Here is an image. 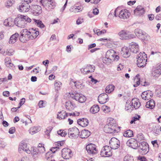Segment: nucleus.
<instances>
[{
	"mask_svg": "<svg viewBox=\"0 0 161 161\" xmlns=\"http://www.w3.org/2000/svg\"><path fill=\"white\" fill-rule=\"evenodd\" d=\"M19 37L20 41L22 42H26L31 39V36L28 30L24 29L21 31Z\"/></svg>",
	"mask_w": 161,
	"mask_h": 161,
	"instance_id": "20e7f679",
	"label": "nucleus"
},
{
	"mask_svg": "<svg viewBox=\"0 0 161 161\" xmlns=\"http://www.w3.org/2000/svg\"><path fill=\"white\" fill-rule=\"evenodd\" d=\"M59 147H53L52 148L50 149L51 152L53 153H54L58 149H59Z\"/></svg>",
	"mask_w": 161,
	"mask_h": 161,
	"instance_id": "e2e57ef3",
	"label": "nucleus"
},
{
	"mask_svg": "<svg viewBox=\"0 0 161 161\" xmlns=\"http://www.w3.org/2000/svg\"><path fill=\"white\" fill-rule=\"evenodd\" d=\"M116 126L115 124L109 123L105 125L103 129L104 131L107 133H114L116 131V128L117 127Z\"/></svg>",
	"mask_w": 161,
	"mask_h": 161,
	"instance_id": "6e6552de",
	"label": "nucleus"
},
{
	"mask_svg": "<svg viewBox=\"0 0 161 161\" xmlns=\"http://www.w3.org/2000/svg\"><path fill=\"white\" fill-rule=\"evenodd\" d=\"M53 154L51 152H47L46 154L45 158L46 159L49 161L51 160L53 156Z\"/></svg>",
	"mask_w": 161,
	"mask_h": 161,
	"instance_id": "09e8293b",
	"label": "nucleus"
},
{
	"mask_svg": "<svg viewBox=\"0 0 161 161\" xmlns=\"http://www.w3.org/2000/svg\"><path fill=\"white\" fill-rule=\"evenodd\" d=\"M45 103L44 101H40L38 103V106L39 108H42L44 107L45 106Z\"/></svg>",
	"mask_w": 161,
	"mask_h": 161,
	"instance_id": "13d9d810",
	"label": "nucleus"
},
{
	"mask_svg": "<svg viewBox=\"0 0 161 161\" xmlns=\"http://www.w3.org/2000/svg\"><path fill=\"white\" fill-rule=\"evenodd\" d=\"M134 33L135 34V35L136 36L141 38L142 39H145V38L143 36H145V35H144L143 31L139 29H136L134 30Z\"/></svg>",
	"mask_w": 161,
	"mask_h": 161,
	"instance_id": "c85d7f7f",
	"label": "nucleus"
},
{
	"mask_svg": "<svg viewBox=\"0 0 161 161\" xmlns=\"http://www.w3.org/2000/svg\"><path fill=\"white\" fill-rule=\"evenodd\" d=\"M61 85L62 83L60 81H58L56 82L54 84V86L55 90L58 91L60 90Z\"/></svg>",
	"mask_w": 161,
	"mask_h": 161,
	"instance_id": "49530a36",
	"label": "nucleus"
},
{
	"mask_svg": "<svg viewBox=\"0 0 161 161\" xmlns=\"http://www.w3.org/2000/svg\"><path fill=\"white\" fill-rule=\"evenodd\" d=\"M68 116V114L64 110L59 112L57 114V118L59 119H64Z\"/></svg>",
	"mask_w": 161,
	"mask_h": 161,
	"instance_id": "72a5a7b5",
	"label": "nucleus"
},
{
	"mask_svg": "<svg viewBox=\"0 0 161 161\" xmlns=\"http://www.w3.org/2000/svg\"><path fill=\"white\" fill-rule=\"evenodd\" d=\"M120 39L125 40L131 39L136 38L135 35L130 34V31L125 30H122L118 33Z\"/></svg>",
	"mask_w": 161,
	"mask_h": 161,
	"instance_id": "7ed1b4c3",
	"label": "nucleus"
},
{
	"mask_svg": "<svg viewBox=\"0 0 161 161\" xmlns=\"http://www.w3.org/2000/svg\"><path fill=\"white\" fill-rule=\"evenodd\" d=\"M6 55H7L8 56H11L14 54V51L13 49H9L7 50L6 51Z\"/></svg>",
	"mask_w": 161,
	"mask_h": 161,
	"instance_id": "603ef678",
	"label": "nucleus"
},
{
	"mask_svg": "<svg viewBox=\"0 0 161 161\" xmlns=\"http://www.w3.org/2000/svg\"><path fill=\"white\" fill-rule=\"evenodd\" d=\"M40 1L46 10H50L55 7V3L53 0H41Z\"/></svg>",
	"mask_w": 161,
	"mask_h": 161,
	"instance_id": "39448f33",
	"label": "nucleus"
},
{
	"mask_svg": "<svg viewBox=\"0 0 161 161\" xmlns=\"http://www.w3.org/2000/svg\"><path fill=\"white\" fill-rule=\"evenodd\" d=\"M141 84L143 86H146L149 85L150 83L148 81H141Z\"/></svg>",
	"mask_w": 161,
	"mask_h": 161,
	"instance_id": "4d7b16f0",
	"label": "nucleus"
},
{
	"mask_svg": "<svg viewBox=\"0 0 161 161\" xmlns=\"http://www.w3.org/2000/svg\"><path fill=\"white\" fill-rule=\"evenodd\" d=\"M91 132L88 130L85 129L82 130L80 137L81 138H86L88 137L90 135Z\"/></svg>",
	"mask_w": 161,
	"mask_h": 161,
	"instance_id": "2f4dec72",
	"label": "nucleus"
},
{
	"mask_svg": "<svg viewBox=\"0 0 161 161\" xmlns=\"http://www.w3.org/2000/svg\"><path fill=\"white\" fill-rule=\"evenodd\" d=\"M138 159L140 160L141 161H147V159L144 157L139 156L138 157Z\"/></svg>",
	"mask_w": 161,
	"mask_h": 161,
	"instance_id": "774afa93",
	"label": "nucleus"
},
{
	"mask_svg": "<svg viewBox=\"0 0 161 161\" xmlns=\"http://www.w3.org/2000/svg\"><path fill=\"white\" fill-rule=\"evenodd\" d=\"M92 13L93 14L95 15H97L99 13L98 9H97V8H95L93 9Z\"/></svg>",
	"mask_w": 161,
	"mask_h": 161,
	"instance_id": "338daca9",
	"label": "nucleus"
},
{
	"mask_svg": "<svg viewBox=\"0 0 161 161\" xmlns=\"http://www.w3.org/2000/svg\"><path fill=\"white\" fill-rule=\"evenodd\" d=\"M72 97L80 103H83L86 100V97L85 96L78 93H75L73 97Z\"/></svg>",
	"mask_w": 161,
	"mask_h": 161,
	"instance_id": "412c9836",
	"label": "nucleus"
},
{
	"mask_svg": "<svg viewBox=\"0 0 161 161\" xmlns=\"http://www.w3.org/2000/svg\"><path fill=\"white\" fill-rule=\"evenodd\" d=\"M124 161H134L133 157L130 155L127 154L125 157Z\"/></svg>",
	"mask_w": 161,
	"mask_h": 161,
	"instance_id": "de8ad7c7",
	"label": "nucleus"
},
{
	"mask_svg": "<svg viewBox=\"0 0 161 161\" xmlns=\"http://www.w3.org/2000/svg\"><path fill=\"white\" fill-rule=\"evenodd\" d=\"M15 131V129L14 127H12L10 128L8 131V132L11 134L14 133Z\"/></svg>",
	"mask_w": 161,
	"mask_h": 161,
	"instance_id": "0e129e2a",
	"label": "nucleus"
},
{
	"mask_svg": "<svg viewBox=\"0 0 161 161\" xmlns=\"http://www.w3.org/2000/svg\"><path fill=\"white\" fill-rule=\"evenodd\" d=\"M8 26H12L14 24V21L13 19L11 18H8Z\"/></svg>",
	"mask_w": 161,
	"mask_h": 161,
	"instance_id": "3c124183",
	"label": "nucleus"
},
{
	"mask_svg": "<svg viewBox=\"0 0 161 161\" xmlns=\"http://www.w3.org/2000/svg\"><path fill=\"white\" fill-rule=\"evenodd\" d=\"M109 100L108 95L105 93H102L100 94L98 97V101L99 103L101 104H104L108 101Z\"/></svg>",
	"mask_w": 161,
	"mask_h": 161,
	"instance_id": "a211bd4d",
	"label": "nucleus"
},
{
	"mask_svg": "<svg viewBox=\"0 0 161 161\" xmlns=\"http://www.w3.org/2000/svg\"><path fill=\"white\" fill-rule=\"evenodd\" d=\"M22 17L23 15H20L15 18L14 19V24L21 28H24L26 25L25 20Z\"/></svg>",
	"mask_w": 161,
	"mask_h": 161,
	"instance_id": "0eeeda50",
	"label": "nucleus"
},
{
	"mask_svg": "<svg viewBox=\"0 0 161 161\" xmlns=\"http://www.w3.org/2000/svg\"><path fill=\"white\" fill-rule=\"evenodd\" d=\"M155 101L153 99H151L147 102L146 105V107L147 108L153 109L155 107Z\"/></svg>",
	"mask_w": 161,
	"mask_h": 161,
	"instance_id": "473e14b6",
	"label": "nucleus"
},
{
	"mask_svg": "<svg viewBox=\"0 0 161 161\" xmlns=\"http://www.w3.org/2000/svg\"><path fill=\"white\" fill-rule=\"evenodd\" d=\"M114 60L113 59L108 57H107L105 56V58H104L103 62L104 63L106 64L107 65L110 64Z\"/></svg>",
	"mask_w": 161,
	"mask_h": 161,
	"instance_id": "a18cd8bd",
	"label": "nucleus"
},
{
	"mask_svg": "<svg viewBox=\"0 0 161 161\" xmlns=\"http://www.w3.org/2000/svg\"><path fill=\"white\" fill-rule=\"evenodd\" d=\"M132 106L136 109L139 108L141 106V103L138 99L136 98H133L131 101Z\"/></svg>",
	"mask_w": 161,
	"mask_h": 161,
	"instance_id": "7c9ffc66",
	"label": "nucleus"
},
{
	"mask_svg": "<svg viewBox=\"0 0 161 161\" xmlns=\"http://www.w3.org/2000/svg\"><path fill=\"white\" fill-rule=\"evenodd\" d=\"M99 110V107L97 105H93L90 108V111L92 114H95Z\"/></svg>",
	"mask_w": 161,
	"mask_h": 161,
	"instance_id": "ea45409f",
	"label": "nucleus"
},
{
	"mask_svg": "<svg viewBox=\"0 0 161 161\" xmlns=\"http://www.w3.org/2000/svg\"><path fill=\"white\" fill-rule=\"evenodd\" d=\"M130 14L127 9L120 10L119 8H117L115 10L114 16L116 17H118L119 18L125 19L128 18Z\"/></svg>",
	"mask_w": 161,
	"mask_h": 161,
	"instance_id": "f257e3e1",
	"label": "nucleus"
},
{
	"mask_svg": "<svg viewBox=\"0 0 161 161\" xmlns=\"http://www.w3.org/2000/svg\"><path fill=\"white\" fill-rule=\"evenodd\" d=\"M115 86L113 85H108L105 88L106 93H109L114 90Z\"/></svg>",
	"mask_w": 161,
	"mask_h": 161,
	"instance_id": "a19ab883",
	"label": "nucleus"
},
{
	"mask_svg": "<svg viewBox=\"0 0 161 161\" xmlns=\"http://www.w3.org/2000/svg\"><path fill=\"white\" fill-rule=\"evenodd\" d=\"M79 129L75 127L70 128L68 130L69 136L71 138H77L79 136Z\"/></svg>",
	"mask_w": 161,
	"mask_h": 161,
	"instance_id": "423d86ee",
	"label": "nucleus"
},
{
	"mask_svg": "<svg viewBox=\"0 0 161 161\" xmlns=\"http://www.w3.org/2000/svg\"><path fill=\"white\" fill-rule=\"evenodd\" d=\"M53 128L51 126H49L47 127L46 129V131L45 132L46 134L48 137L49 136L50 133L52 130Z\"/></svg>",
	"mask_w": 161,
	"mask_h": 161,
	"instance_id": "5fc2aeb1",
	"label": "nucleus"
},
{
	"mask_svg": "<svg viewBox=\"0 0 161 161\" xmlns=\"http://www.w3.org/2000/svg\"><path fill=\"white\" fill-rule=\"evenodd\" d=\"M110 147L111 149H116L119 147L120 142L119 140L115 137L112 138L109 141Z\"/></svg>",
	"mask_w": 161,
	"mask_h": 161,
	"instance_id": "4468645a",
	"label": "nucleus"
},
{
	"mask_svg": "<svg viewBox=\"0 0 161 161\" xmlns=\"http://www.w3.org/2000/svg\"><path fill=\"white\" fill-rule=\"evenodd\" d=\"M38 154L39 153H44L45 151V148L44 147V144H39L37 148Z\"/></svg>",
	"mask_w": 161,
	"mask_h": 161,
	"instance_id": "58836bf2",
	"label": "nucleus"
},
{
	"mask_svg": "<svg viewBox=\"0 0 161 161\" xmlns=\"http://www.w3.org/2000/svg\"><path fill=\"white\" fill-rule=\"evenodd\" d=\"M26 22V24L27 22H31V19L29 18L27 16L23 15V17Z\"/></svg>",
	"mask_w": 161,
	"mask_h": 161,
	"instance_id": "680f3d73",
	"label": "nucleus"
},
{
	"mask_svg": "<svg viewBox=\"0 0 161 161\" xmlns=\"http://www.w3.org/2000/svg\"><path fill=\"white\" fill-rule=\"evenodd\" d=\"M58 134L62 136H65L67 135V132L64 130H60L58 131Z\"/></svg>",
	"mask_w": 161,
	"mask_h": 161,
	"instance_id": "8fccbe9b",
	"label": "nucleus"
},
{
	"mask_svg": "<svg viewBox=\"0 0 161 161\" xmlns=\"http://www.w3.org/2000/svg\"><path fill=\"white\" fill-rule=\"evenodd\" d=\"M22 151L26 152L27 153H30V150L27 147L26 144L25 142H21L19 145V153H22Z\"/></svg>",
	"mask_w": 161,
	"mask_h": 161,
	"instance_id": "5701e85b",
	"label": "nucleus"
},
{
	"mask_svg": "<svg viewBox=\"0 0 161 161\" xmlns=\"http://www.w3.org/2000/svg\"><path fill=\"white\" fill-rule=\"evenodd\" d=\"M72 82L75 86L78 89L82 88L84 86L82 82V81H72Z\"/></svg>",
	"mask_w": 161,
	"mask_h": 161,
	"instance_id": "4c0bfd02",
	"label": "nucleus"
},
{
	"mask_svg": "<svg viewBox=\"0 0 161 161\" xmlns=\"http://www.w3.org/2000/svg\"><path fill=\"white\" fill-rule=\"evenodd\" d=\"M111 148L108 146H104L100 152V155L103 157H109L112 155Z\"/></svg>",
	"mask_w": 161,
	"mask_h": 161,
	"instance_id": "1a4fd4ad",
	"label": "nucleus"
},
{
	"mask_svg": "<svg viewBox=\"0 0 161 161\" xmlns=\"http://www.w3.org/2000/svg\"><path fill=\"white\" fill-rule=\"evenodd\" d=\"M30 151V153L29 154L31 153L34 158L37 157L38 155V153L37 148L34 147H32Z\"/></svg>",
	"mask_w": 161,
	"mask_h": 161,
	"instance_id": "f704fd0d",
	"label": "nucleus"
},
{
	"mask_svg": "<svg viewBox=\"0 0 161 161\" xmlns=\"http://www.w3.org/2000/svg\"><path fill=\"white\" fill-rule=\"evenodd\" d=\"M95 67L94 65H87L84 68H82L80 69L81 73L85 74H90L94 72Z\"/></svg>",
	"mask_w": 161,
	"mask_h": 161,
	"instance_id": "f8f14e48",
	"label": "nucleus"
},
{
	"mask_svg": "<svg viewBox=\"0 0 161 161\" xmlns=\"http://www.w3.org/2000/svg\"><path fill=\"white\" fill-rule=\"evenodd\" d=\"M137 64L140 67H144L147 64V55L144 52H141L136 57Z\"/></svg>",
	"mask_w": 161,
	"mask_h": 161,
	"instance_id": "f03ea898",
	"label": "nucleus"
},
{
	"mask_svg": "<svg viewBox=\"0 0 161 161\" xmlns=\"http://www.w3.org/2000/svg\"><path fill=\"white\" fill-rule=\"evenodd\" d=\"M78 124L82 127H86L88 125L89 122L87 119L83 118L77 120Z\"/></svg>",
	"mask_w": 161,
	"mask_h": 161,
	"instance_id": "a878e982",
	"label": "nucleus"
},
{
	"mask_svg": "<svg viewBox=\"0 0 161 161\" xmlns=\"http://www.w3.org/2000/svg\"><path fill=\"white\" fill-rule=\"evenodd\" d=\"M31 9L32 14L35 16H38L42 12L41 7L37 5L32 6Z\"/></svg>",
	"mask_w": 161,
	"mask_h": 161,
	"instance_id": "dca6fc26",
	"label": "nucleus"
},
{
	"mask_svg": "<svg viewBox=\"0 0 161 161\" xmlns=\"http://www.w3.org/2000/svg\"><path fill=\"white\" fill-rule=\"evenodd\" d=\"M145 13V10L142 6H138L134 10V14L136 16H141Z\"/></svg>",
	"mask_w": 161,
	"mask_h": 161,
	"instance_id": "b1692460",
	"label": "nucleus"
},
{
	"mask_svg": "<svg viewBox=\"0 0 161 161\" xmlns=\"http://www.w3.org/2000/svg\"><path fill=\"white\" fill-rule=\"evenodd\" d=\"M34 22L39 27L41 28H43L45 27V25L42 23V22L40 20H37L36 19H33Z\"/></svg>",
	"mask_w": 161,
	"mask_h": 161,
	"instance_id": "e433bc0d",
	"label": "nucleus"
},
{
	"mask_svg": "<svg viewBox=\"0 0 161 161\" xmlns=\"http://www.w3.org/2000/svg\"><path fill=\"white\" fill-rule=\"evenodd\" d=\"M86 149L90 155H93L97 153L98 151L96 149V146L94 144L90 143L86 147Z\"/></svg>",
	"mask_w": 161,
	"mask_h": 161,
	"instance_id": "9b49d317",
	"label": "nucleus"
},
{
	"mask_svg": "<svg viewBox=\"0 0 161 161\" xmlns=\"http://www.w3.org/2000/svg\"><path fill=\"white\" fill-rule=\"evenodd\" d=\"M160 70V68H159V69L156 68L152 71V75L154 79H156V78L158 77L161 74V72Z\"/></svg>",
	"mask_w": 161,
	"mask_h": 161,
	"instance_id": "c756f323",
	"label": "nucleus"
},
{
	"mask_svg": "<svg viewBox=\"0 0 161 161\" xmlns=\"http://www.w3.org/2000/svg\"><path fill=\"white\" fill-rule=\"evenodd\" d=\"M129 48L131 52L135 53H137L139 50L138 44L135 42H132L130 43Z\"/></svg>",
	"mask_w": 161,
	"mask_h": 161,
	"instance_id": "4be33fe9",
	"label": "nucleus"
},
{
	"mask_svg": "<svg viewBox=\"0 0 161 161\" xmlns=\"http://www.w3.org/2000/svg\"><path fill=\"white\" fill-rule=\"evenodd\" d=\"M38 29L34 28L30 29L28 30L31 40L36 38L39 35V31H38Z\"/></svg>",
	"mask_w": 161,
	"mask_h": 161,
	"instance_id": "aec40b11",
	"label": "nucleus"
},
{
	"mask_svg": "<svg viewBox=\"0 0 161 161\" xmlns=\"http://www.w3.org/2000/svg\"><path fill=\"white\" fill-rule=\"evenodd\" d=\"M19 34L16 33L12 35L10 37L8 43L9 44H12L14 43L18 40V37L19 36Z\"/></svg>",
	"mask_w": 161,
	"mask_h": 161,
	"instance_id": "bb28decb",
	"label": "nucleus"
},
{
	"mask_svg": "<svg viewBox=\"0 0 161 161\" xmlns=\"http://www.w3.org/2000/svg\"><path fill=\"white\" fill-rule=\"evenodd\" d=\"M18 9L20 12H27L30 9V5L28 3H24L19 6Z\"/></svg>",
	"mask_w": 161,
	"mask_h": 161,
	"instance_id": "6ab92c4d",
	"label": "nucleus"
},
{
	"mask_svg": "<svg viewBox=\"0 0 161 161\" xmlns=\"http://www.w3.org/2000/svg\"><path fill=\"white\" fill-rule=\"evenodd\" d=\"M9 62H11V60L9 57H7L5 59V65L7 64V63L8 64Z\"/></svg>",
	"mask_w": 161,
	"mask_h": 161,
	"instance_id": "69168bd1",
	"label": "nucleus"
},
{
	"mask_svg": "<svg viewBox=\"0 0 161 161\" xmlns=\"http://www.w3.org/2000/svg\"><path fill=\"white\" fill-rule=\"evenodd\" d=\"M40 127H33L31 128L29 130V132L31 135H33L38 131L40 130Z\"/></svg>",
	"mask_w": 161,
	"mask_h": 161,
	"instance_id": "79ce46f5",
	"label": "nucleus"
},
{
	"mask_svg": "<svg viewBox=\"0 0 161 161\" xmlns=\"http://www.w3.org/2000/svg\"><path fill=\"white\" fill-rule=\"evenodd\" d=\"M133 135V132L132 130H127L124 134V136L125 137H130Z\"/></svg>",
	"mask_w": 161,
	"mask_h": 161,
	"instance_id": "37998d69",
	"label": "nucleus"
},
{
	"mask_svg": "<svg viewBox=\"0 0 161 161\" xmlns=\"http://www.w3.org/2000/svg\"><path fill=\"white\" fill-rule=\"evenodd\" d=\"M121 54L124 58H127L130 55L129 48L126 47H124L121 49Z\"/></svg>",
	"mask_w": 161,
	"mask_h": 161,
	"instance_id": "393cba45",
	"label": "nucleus"
},
{
	"mask_svg": "<svg viewBox=\"0 0 161 161\" xmlns=\"http://www.w3.org/2000/svg\"><path fill=\"white\" fill-rule=\"evenodd\" d=\"M14 3V0H7L5 3V5L6 7L9 8L12 6Z\"/></svg>",
	"mask_w": 161,
	"mask_h": 161,
	"instance_id": "c03bdc74",
	"label": "nucleus"
},
{
	"mask_svg": "<svg viewBox=\"0 0 161 161\" xmlns=\"http://www.w3.org/2000/svg\"><path fill=\"white\" fill-rule=\"evenodd\" d=\"M105 56L107 57H108L113 59L116 61H118L119 59V57L118 56V53L112 49L108 50L106 53Z\"/></svg>",
	"mask_w": 161,
	"mask_h": 161,
	"instance_id": "9d476101",
	"label": "nucleus"
},
{
	"mask_svg": "<svg viewBox=\"0 0 161 161\" xmlns=\"http://www.w3.org/2000/svg\"><path fill=\"white\" fill-rule=\"evenodd\" d=\"M83 9V7L82 6H80L71 8L70 9V11L75 13H78L81 11Z\"/></svg>",
	"mask_w": 161,
	"mask_h": 161,
	"instance_id": "c9c22d12",
	"label": "nucleus"
},
{
	"mask_svg": "<svg viewBox=\"0 0 161 161\" xmlns=\"http://www.w3.org/2000/svg\"><path fill=\"white\" fill-rule=\"evenodd\" d=\"M102 110L105 113H108L109 112V108L105 105H103L102 107Z\"/></svg>",
	"mask_w": 161,
	"mask_h": 161,
	"instance_id": "6e6d98bb",
	"label": "nucleus"
},
{
	"mask_svg": "<svg viewBox=\"0 0 161 161\" xmlns=\"http://www.w3.org/2000/svg\"><path fill=\"white\" fill-rule=\"evenodd\" d=\"M131 104L130 105V104H127V103L125 105V109L126 110L129 111H130L132 110L131 108H132Z\"/></svg>",
	"mask_w": 161,
	"mask_h": 161,
	"instance_id": "bf43d9fd",
	"label": "nucleus"
},
{
	"mask_svg": "<svg viewBox=\"0 0 161 161\" xmlns=\"http://www.w3.org/2000/svg\"><path fill=\"white\" fill-rule=\"evenodd\" d=\"M149 147L148 144L145 142L140 143L139 146V151L142 154H146L148 151Z\"/></svg>",
	"mask_w": 161,
	"mask_h": 161,
	"instance_id": "2eb2a0df",
	"label": "nucleus"
},
{
	"mask_svg": "<svg viewBox=\"0 0 161 161\" xmlns=\"http://www.w3.org/2000/svg\"><path fill=\"white\" fill-rule=\"evenodd\" d=\"M62 157L65 159H68L71 157L73 155L72 151L69 149L65 148L61 151Z\"/></svg>",
	"mask_w": 161,
	"mask_h": 161,
	"instance_id": "ddd939ff",
	"label": "nucleus"
},
{
	"mask_svg": "<svg viewBox=\"0 0 161 161\" xmlns=\"http://www.w3.org/2000/svg\"><path fill=\"white\" fill-rule=\"evenodd\" d=\"M65 106L67 109L71 111L74 109L76 107V105L72 102L68 101L66 102Z\"/></svg>",
	"mask_w": 161,
	"mask_h": 161,
	"instance_id": "cd10ccee",
	"label": "nucleus"
},
{
	"mask_svg": "<svg viewBox=\"0 0 161 161\" xmlns=\"http://www.w3.org/2000/svg\"><path fill=\"white\" fill-rule=\"evenodd\" d=\"M151 92V91H147L144 92H142V93L143 94V95L148 97V100L150 98V97H151V95H152Z\"/></svg>",
	"mask_w": 161,
	"mask_h": 161,
	"instance_id": "864d4df0",
	"label": "nucleus"
},
{
	"mask_svg": "<svg viewBox=\"0 0 161 161\" xmlns=\"http://www.w3.org/2000/svg\"><path fill=\"white\" fill-rule=\"evenodd\" d=\"M84 21L83 19L81 18H79L76 20V23L77 25H80Z\"/></svg>",
	"mask_w": 161,
	"mask_h": 161,
	"instance_id": "052dcab7",
	"label": "nucleus"
},
{
	"mask_svg": "<svg viewBox=\"0 0 161 161\" xmlns=\"http://www.w3.org/2000/svg\"><path fill=\"white\" fill-rule=\"evenodd\" d=\"M127 145L134 149H136L138 147L137 141L134 138H130L126 142Z\"/></svg>",
	"mask_w": 161,
	"mask_h": 161,
	"instance_id": "f3484780",
	"label": "nucleus"
}]
</instances>
